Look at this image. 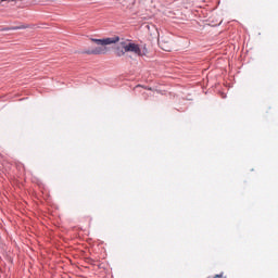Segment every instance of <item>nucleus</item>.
<instances>
[{
  "instance_id": "5",
  "label": "nucleus",
  "mask_w": 278,
  "mask_h": 278,
  "mask_svg": "<svg viewBox=\"0 0 278 278\" xmlns=\"http://www.w3.org/2000/svg\"><path fill=\"white\" fill-rule=\"evenodd\" d=\"M146 90H153V88L149 87V88H146Z\"/></svg>"
},
{
  "instance_id": "4",
  "label": "nucleus",
  "mask_w": 278,
  "mask_h": 278,
  "mask_svg": "<svg viewBox=\"0 0 278 278\" xmlns=\"http://www.w3.org/2000/svg\"><path fill=\"white\" fill-rule=\"evenodd\" d=\"M16 29H29V26H13V27H4L0 31H10Z\"/></svg>"
},
{
  "instance_id": "2",
  "label": "nucleus",
  "mask_w": 278,
  "mask_h": 278,
  "mask_svg": "<svg viewBox=\"0 0 278 278\" xmlns=\"http://www.w3.org/2000/svg\"><path fill=\"white\" fill-rule=\"evenodd\" d=\"M115 55L117 58H123L125 53H135V55H139L142 58L144 52L140 49V46L131 42L129 39H122L114 48Z\"/></svg>"
},
{
  "instance_id": "1",
  "label": "nucleus",
  "mask_w": 278,
  "mask_h": 278,
  "mask_svg": "<svg viewBox=\"0 0 278 278\" xmlns=\"http://www.w3.org/2000/svg\"><path fill=\"white\" fill-rule=\"evenodd\" d=\"M91 42H94L99 47L89 48L83 51L86 55H105L108 53V45H116V42H121V37L113 36L104 39H90Z\"/></svg>"
},
{
  "instance_id": "3",
  "label": "nucleus",
  "mask_w": 278,
  "mask_h": 278,
  "mask_svg": "<svg viewBox=\"0 0 278 278\" xmlns=\"http://www.w3.org/2000/svg\"><path fill=\"white\" fill-rule=\"evenodd\" d=\"M159 45H161V48L163 49V51H172L173 49V42L170 41L161 40L159 41Z\"/></svg>"
}]
</instances>
